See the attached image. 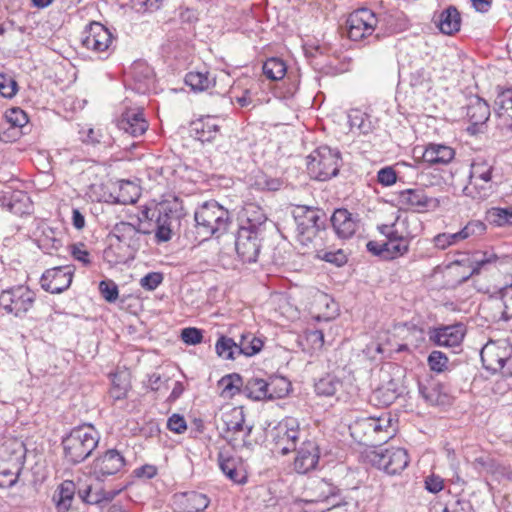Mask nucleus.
<instances>
[{"mask_svg": "<svg viewBox=\"0 0 512 512\" xmlns=\"http://www.w3.org/2000/svg\"><path fill=\"white\" fill-rule=\"evenodd\" d=\"M73 271L68 266H59L46 270L41 279V287L52 294H59L72 283Z\"/></svg>", "mask_w": 512, "mask_h": 512, "instance_id": "nucleus-18", "label": "nucleus"}, {"mask_svg": "<svg viewBox=\"0 0 512 512\" xmlns=\"http://www.w3.org/2000/svg\"><path fill=\"white\" fill-rule=\"evenodd\" d=\"M386 260H393L408 253L410 240L385 241Z\"/></svg>", "mask_w": 512, "mask_h": 512, "instance_id": "nucleus-50", "label": "nucleus"}, {"mask_svg": "<svg viewBox=\"0 0 512 512\" xmlns=\"http://www.w3.org/2000/svg\"><path fill=\"white\" fill-rule=\"evenodd\" d=\"M187 512L204 511L210 504V498L198 491H187L177 495Z\"/></svg>", "mask_w": 512, "mask_h": 512, "instance_id": "nucleus-34", "label": "nucleus"}, {"mask_svg": "<svg viewBox=\"0 0 512 512\" xmlns=\"http://www.w3.org/2000/svg\"><path fill=\"white\" fill-rule=\"evenodd\" d=\"M293 217L297 239L304 246L309 245L326 228L327 216L322 209L299 205L293 210Z\"/></svg>", "mask_w": 512, "mask_h": 512, "instance_id": "nucleus-6", "label": "nucleus"}, {"mask_svg": "<svg viewBox=\"0 0 512 512\" xmlns=\"http://www.w3.org/2000/svg\"><path fill=\"white\" fill-rule=\"evenodd\" d=\"M36 294L27 285H16L0 294V306L9 314L22 318L34 306Z\"/></svg>", "mask_w": 512, "mask_h": 512, "instance_id": "nucleus-9", "label": "nucleus"}, {"mask_svg": "<svg viewBox=\"0 0 512 512\" xmlns=\"http://www.w3.org/2000/svg\"><path fill=\"white\" fill-rule=\"evenodd\" d=\"M351 436L364 445H377L386 442L394 433L393 419L390 414L378 417H359L350 426Z\"/></svg>", "mask_w": 512, "mask_h": 512, "instance_id": "nucleus-4", "label": "nucleus"}, {"mask_svg": "<svg viewBox=\"0 0 512 512\" xmlns=\"http://www.w3.org/2000/svg\"><path fill=\"white\" fill-rule=\"evenodd\" d=\"M271 399H280L285 397L290 390L291 383L284 377H278L269 381Z\"/></svg>", "mask_w": 512, "mask_h": 512, "instance_id": "nucleus-51", "label": "nucleus"}, {"mask_svg": "<svg viewBox=\"0 0 512 512\" xmlns=\"http://www.w3.org/2000/svg\"><path fill=\"white\" fill-rule=\"evenodd\" d=\"M80 134L81 141L92 147L110 148L114 144L113 137L101 129L89 128L87 130L80 131Z\"/></svg>", "mask_w": 512, "mask_h": 512, "instance_id": "nucleus-35", "label": "nucleus"}, {"mask_svg": "<svg viewBox=\"0 0 512 512\" xmlns=\"http://www.w3.org/2000/svg\"><path fill=\"white\" fill-rule=\"evenodd\" d=\"M480 227V221H471L463 229L456 233H441L434 237V245L439 249H446L447 247L456 244L457 242L467 239L476 232Z\"/></svg>", "mask_w": 512, "mask_h": 512, "instance_id": "nucleus-31", "label": "nucleus"}, {"mask_svg": "<svg viewBox=\"0 0 512 512\" xmlns=\"http://www.w3.org/2000/svg\"><path fill=\"white\" fill-rule=\"evenodd\" d=\"M155 218V240L157 243L168 242L172 238V211L165 207L156 208L151 214Z\"/></svg>", "mask_w": 512, "mask_h": 512, "instance_id": "nucleus-29", "label": "nucleus"}, {"mask_svg": "<svg viewBox=\"0 0 512 512\" xmlns=\"http://www.w3.org/2000/svg\"><path fill=\"white\" fill-rule=\"evenodd\" d=\"M99 291L102 297L109 303H113L118 299V286L113 280L105 279L100 281Z\"/></svg>", "mask_w": 512, "mask_h": 512, "instance_id": "nucleus-53", "label": "nucleus"}, {"mask_svg": "<svg viewBox=\"0 0 512 512\" xmlns=\"http://www.w3.org/2000/svg\"><path fill=\"white\" fill-rule=\"evenodd\" d=\"M26 447L16 438H8L0 444V462L24 467Z\"/></svg>", "mask_w": 512, "mask_h": 512, "instance_id": "nucleus-26", "label": "nucleus"}, {"mask_svg": "<svg viewBox=\"0 0 512 512\" xmlns=\"http://www.w3.org/2000/svg\"><path fill=\"white\" fill-rule=\"evenodd\" d=\"M330 220L334 232L340 239H350L359 228V216L345 208L336 209Z\"/></svg>", "mask_w": 512, "mask_h": 512, "instance_id": "nucleus-20", "label": "nucleus"}, {"mask_svg": "<svg viewBox=\"0 0 512 512\" xmlns=\"http://www.w3.org/2000/svg\"><path fill=\"white\" fill-rule=\"evenodd\" d=\"M0 205L18 216L30 214L32 210V201L29 195L19 190L3 192L0 195Z\"/></svg>", "mask_w": 512, "mask_h": 512, "instance_id": "nucleus-24", "label": "nucleus"}, {"mask_svg": "<svg viewBox=\"0 0 512 512\" xmlns=\"http://www.w3.org/2000/svg\"><path fill=\"white\" fill-rule=\"evenodd\" d=\"M418 388L423 399L431 405H446L450 401V396L445 386L439 382L419 383Z\"/></svg>", "mask_w": 512, "mask_h": 512, "instance_id": "nucleus-30", "label": "nucleus"}, {"mask_svg": "<svg viewBox=\"0 0 512 512\" xmlns=\"http://www.w3.org/2000/svg\"><path fill=\"white\" fill-rule=\"evenodd\" d=\"M84 33L83 46L94 52L99 53L108 50L113 42L110 30L99 22H91Z\"/></svg>", "mask_w": 512, "mask_h": 512, "instance_id": "nucleus-19", "label": "nucleus"}, {"mask_svg": "<svg viewBox=\"0 0 512 512\" xmlns=\"http://www.w3.org/2000/svg\"><path fill=\"white\" fill-rule=\"evenodd\" d=\"M371 462L388 475H398L408 466L409 456L404 448L390 447L373 452Z\"/></svg>", "mask_w": 512, "mask_h": 512, "instance_id": "nucleus-11", "label": "nucleus"}, {"mask_svg": "<svg viewBox=\"0 0 512 512\" xmlns=\"http://www.w3.org/2000/svg\"><path fill=\"white\" fill-rule=\"evenodd\" d=\"M485 219L496 227L512 226V208H491L487 210Z\"/></svg>", "mask_w": 512, "mask_h": 512, "instance_id": "nucleus-44", "label": "nucleus"}, {"mask_svg": "<svg viewBox=\"0 0 512 512\" xmlns=\"http://www.w3.org/2000/svg\"><path fill=\"white\" fill-rule=\"evenodd\" d=\"M454 150L442 144H430L423 152V160L431 165H446L453 160Z\"/></svg>", "mask_w": 512, "mask_h": 512, "instance_id": "nucleus-32", "label": "nucleus"}, {"mask_svg": "<svg viewBox=\"0 0 512 512\" xmlns=\"http://www.w3.org/2000/svg\"><path fill=\"white\" fill-rule=\"evenodd\" d=\"M18 91V84L11 76L0 74V95L12 98Z\"/></svg>", "mask_w": 512, "mask_h": 512, "instance_id": "nucleus-55", "label": "nucleus"}, {"mask_svg": "<svg viewBox=\"0 0 512 512\" xmlns=\"http://www.w3.org/2000/svg\"><path fill=\"white\" fill-rule=\"evenodd\" d=\"M119 130L131 135L132 137L142 136L148 129V122L146 121L143 109H128L122 113L117 122Z\"/></svg>", "mask_w": 512, "mask_h": 512, "instance_id": "nucleus-23", "label": "nucleus"}, {"mask_svg": "<svg viewBox=\"0 0 512 512\" xmlns=\"http://www.w3.org/2000/svg\"><path fill=\"white\" fill-rule=\"evenodd\" d=\"M161 272H149L140 279V286L147 291L155 290L163 282Z\"/></svg>", "mask_w": 512, "mask_h": 512, "instance_id": "nucleus-57", "label": "nucleus"}, {"mask_svg": "<svg viewBox=\"0 0 512 512\" xmlns=\"http://www.w3.org/2000/svg\"><path fill=\"white\" fill-rule=\"evenodd\" d=\"M184 81L194 92H202L215 85V78L208 71H190Z\"/></svg>", "mask_w": 512, "mask_h": 512, "instance_id": "nucleus-37", "label": "nucleus"}, {"mask_svg": "<svg viewBox=\"0 0 512 512\" xmlns=\"http://www.w3.org/2000/svg\"><path fill=\"white\" fill-rule=\"evenodd\" d=\"M262 69L268 79L277 81L285 76L287 65L281 58L271 57L264 62Z\"/></svg>", "mask_w": 512, "mask_h": 512, "instance_id": "nucleus-45", "label": "nucleus"}, {"mask_svg": "<svg viewBox=\"0 0 512 512\" xmlns=\"http://www.w3.org/2000/svg\"><path fill=\"white\" fill-rule=\"evenodd\" d=\"M341 163L338 149L320 146L307 157V171L311 178L327 181L338 175Z\"/></svg>", "mask_w": 512, "mask_h": 512, "instance_id": "nucleus-7", "label": "nucleus"}, {"mask_svg": "<svg viewBox=\"0 0 512 512\" xmlns=\"http://www.w3.org/2000/svg\"><path fill=\"white\" fill-rule=\"evenodd\" d=\"M167 428L177 434H182L187 430V423L180 414H173L168 418Z\"/></svg>", "mask_w": 512, "mask_h": 512, "instance_id": "nucleus-61", "label": "nucleus"}, {"mask_svg": "<svg viewBox=\"0 0 512 512\" xmlns=\"http://www.w3.org/2000/svg\"><path fill=\"white\" fill-rule=\"evenodd\" d=\"M7 123L18 129L22 128L28 123L27 114L19 107L8 109L4 115Z\"/></svg>", "mask_w": 512, "mask_h": 512, "instance_id": "nucleus-52", "label": "nucleus"}, {"mask_svg": "<svg viewBox=\"0 0 512 512\" xmlns=\"http://www.w3.org/2000/svg\"><path fill=\"white\" fill-rule=\"evenodd\" d=\"M294 451L296 452L293 462L295 472L306 474L317 468L320 459V448L316 440L305 438Z\"/></svg>", "mask_w": 512, "mask_h": 512, "instance_id": "nucleus-16", "label": "nucleus"}, {"mask_svg": "<svg viewBox=\"0 0 512 512\" xmlns=\"http://www.w3.org/2000/svg\"><path fill=\"white\" fill-rule=\"evenodd\" d=\"M448 363L447 356L441 351L434 350L428 356V365L432 371L443 372Z\"/></svg>", "mask_w": 512, "mask_h": 512, "instance_id": "nucleus-54", "label": "nucleus"}, {"mask_svg": "<svg viewBox=\"0 0 512 512\" xmlns=\"http://www.w3.org/2000/svg\"><path fill=\"white\" fill-rule=\"evenodd\" d=\"M398 204L407 210L424 213L439 207L437 198L429 197L422 188H409L397 193Z\"/></svg>", "mask_w": 512, "mask_h": 512, "instance_id": "nucleus-13", "label": "nucleus"}, {"mask_svg": "<svg viewBox=\"0 0 512 512\" xmlns=\"http://www.w3.org/2000/svg\"><path fill=\"white\" fill-rule=\"evenodd\" d=\"M242 225L240 228H248L257 233H262L267 216L264 210L255 203H246L241 212Z\"/></svg>", "mask_w": 512, "mask_h": 512, "instance_id": "nucleus-28", "label": "nucleus"}, {"mask_svg": "<svg viewBox=\"0 0 512 512\" xmlns=\"http://www.w3.org/2000/svg\"><path fill=\"white\" fill-rule=\"evenodd\" d=\"M312 489L315 494V498L311 499L309 502H321L327 504V507L321 509L320 512H325V510H329L341 504L339 498L340 489L331 482H328L325 479H320L314 482Z\"/></svg>", "mask_w": 512, "mask_h": 512, "instance_id": "nucleus-25", "label": "nucleus"}, {"mask_svg": "<svg viewBox=\"0 0 512 512\" xmlns=\"http://www.w3.org/2000/svg\"><path fill=\"white\" fill-rule=\"evenodd\" d=\"M260 235L261 233L248 230V228H239L235 240L237 255L243 263H254L257 261L260 253Z\"/></svg>", "mask_w": 512, "mask_h": 512, "instance_id": "nucleus-17", "label": "nucleus"}, {"mask_svg": "<svg viewBox=\"0 0 512 512\" xmlns=\"http://www.w3.org/2000/svg\"><path fill=\"white\" fill-rule=\"evenodd\" d=\"M305 341L313 352L318 351L324 345V334L321 330H308L305 333Z\"/></svg>", "mask_w": 512, "mask_h": 512, "instance_id": "nucleus-59", "label": "nucleus"}, {"mask_svg": "<svg viewBox=\"0 0 512 512\" xmlns=\"http://www.w3.org/2000/svg\"><path fill=\"white\" fill-rule=\"evenodd\" d=\"M71 255L75 260L81 262L85 266L89 265L91 262L89 252L86 250L83 243L73 244L71 246Z\"/></svg>", "mask_w": 512, "mask_h": 512, "instance_id": "nucleus-64", "label": "nucleus"}, {"mask_svg": "<svg viewBox=\"0 0 512 512\" xmlns=\"http://www.w3.org/2000/svg\"><path fill=\"white\" fill-rule=\"evenodd\" d=\"M382 404L388 406L392 404L402 393L403 387L394 380L387 383L386 387H382L377 391Z\"/></svg>", "mask_w": 512, "mask_h": 512, "instance_id": "nucleus-49", "label": "nucleus"}, {"mask_svg": "<svg viewBox=\"0 0 512 512\" xmlns=\"http://www.w3.org/2000/svg\"><path fill=\"white\" fill-rule=\"evenodd\" d=\"M269 382L261 378H251L247 381L245 389L248 395L256 400L271 399Z\"/></svg>", "mask_w": 512, "mask_h": 512, "instance_id": "nucleus-46", "label": "nucleus"}, {"mask_svg": "<svg viewBox=\"0 0 512 512\" xmlns=\"http://www.w3.org/2000/svg\"><path fill=\"white\" fill-rule=\"evenodd\" d=\"M378 19L375 13L368 8H360L353 11L347 21V34L352 41H363L367 39V44H372L380 39L377 33L373 35L377 27Z\"/></svg>", "mask_w": 512, "mask_h": 512, "instance_id": "nucleus-8", "label": "nucleus"}, {"mask_svg": "<svg viewBox=\"0 0 512 512\" xmlns=\"http://www.w3.org/2000/svg\"><path fill=\"white\" fill-rule=\"evenodd\" d=\"M377 180L383 186H391L396 183V171L392 167L381 168L377 173Z\"/></svg>", "mask_w": 512, "mask_h": 512, "instance_id": "nucleus-62", "label": "nucleus"}, {"mask_svg": "<svg viewBox=\"0 0 512 512\" xmlns=\"http://www.w3.org/2000/svg\"><path fill=\"white\" fill-rule=\"evenodd\" d=\"M351 130H358L361 134H368L372 130V123L366 114L359 110L352 111L349 116Z\"/></svg>", "mask_w": 512, "mask_h": 512, "instance_id": "nucleus-48", "label": "nucleus"}, {"mask_svg": "<svg viewBox=\"0 0 512 512\" xmlns=\"http://www.w3.org/2000/svg\"><path fill=\"white\" fill-rule=\"evenodd\" d=\"M131 75L136 84H138L137 90L145 92L153 79V70L151 67L142 61L134 62L131 67Z\"/></svg>", "mask_w": 512, "mask_h": 512, "instance_id": "nucleus-39", "label": "nucleus"}, {"mask_svg": "<svg viewBox=\"0 0 512 512\" xmlns=\"http://www.w3.org/2000/svg\"><path fill=\"white\" fill-rule=\"evenodd\" d=\"M222 421L224 424L222 437L235 451L244 449L251 451L253 449L254 445L249 439L253 425L246 423L241 407H235L223 413Z\"/></svg>", "mask_w": 512, "mask_h": 512, "instance_id": "nucleus-5", "label": "nucleus"}, {"mask_svg": "<svg viewBox=\"0 0 512 512\" xmlns=\"http://www.w3.org/2000/svg\"><path fill=\"white\" fill-rule=\"evenodd\" d=\"M132 8L137 12L153 11L160 8L163 0H130Z\"/></svg>", "mask_w": 512, "mask_h": 512, "instance_id": "nucleus-63", "label": "nucleus"}, {"mask_svg": "<svg viewBox=\"0 0 512 512\" xmlns=\"http://www.w3.org/2000/svg\"><path fill=\"white\" fill-rule=\"evenodd\" d=\"M264 345V341L252 333L242 334L238 343L239 354L247 357L258 354Z\"/></svg>", "mask_w": 512, "mask_h": 512, "instance_id": "nucleus-42", "label": "nucleus"}, {"mask_svg": "<svg viewBox=\"0 0 512 512\" xmlns=\"http://www.w3.org/2000/svg\"><path fill=\"white\" fill-rule=\"evenodd\" d=\"M494 111L499 117L507 116L512 120V87H498L494 100Z\"/></svg>", "mask_w": 512, "mask_h": 512, "instance_id": "nucleus-40", "label": "nucleus"}, {"mask_svg": "<svg viewBox=\"0 0 512 512\" xmlns=\"http://www.w3.org/2000/svg\"><path fill=\"white\" fill-rule=\"evenodd\" d=\"M195 229L199 241L209 240L212 236L220 237L231 225L230 212L217 201L202 203L194 212Z\"/></svg>", "mask_w": 512, "mask_h": 512, "instance_id": "nucleus-2", "label": "nucleus"}, {"mask_svg": "<svg viewBox=\"0 0 512 512\" xmlns=\"http://www.w3.org/2000/svg\"><path fill=\"white\" fill-rule=\"evenodd\" d=\"M378 231L385 236L386 241L410 240L408 237L400 234L396 229V221L392 224H382L378 226Z\"/></svg>", "mask_w": 512, "mask_h": 512, "instance_id": "nucleus-58", "label": "nucleus"}, {"mask_svg": "<svg viewBox=\"0 0 512 512\" xmlns=\"http://www.w3.org/2000/svg\"><path fill=\"white\" fill-rule=\"evenodd\" d=\"M318 257L338 267L343 266L347 262V256L342 249H338L337 251H321Z\"/></svg>", "mask_w": 512, "mask_h": 512, "instance_id": "nucleus-56", "label": "nucleus"}, {"mask_svg": "<svg viewBox=\"0 0 512 512\" xmlns=\"http://www.w3.org/2000/svg\"><path fill=\"white\" fill-rule=\"evenodd\" d=\"M482 294L487 295L486 298L482 297L483 309H487L490 304L497 308V312L484 317L486 321L512 318V285L498 288L493 292L487 290Z\"/></svg>", "mask_w": 512, "mask_h": 512, "instance_id": "nucleus-12", "label": "nucleus"}, {"mask_svg": "<svg viewBox=\"0 0 512 512\" xmlns=\"http://www.w3.org/2000/svg\"><path fill=\"white\" fill-rule=\"evenodd\" d=\"M220 128V119L218 117L206 115L190 123V134L202 143H211L220 134Z\"/></svg>", "mask_w": 512, "mask_h": 512, "instance_id": "nucleus-21", "label": "nucleus"}, {"mask_svg": "<svg viewBox=\"0 0 512 512\" xmlns=\"http://www.w3.org/2000/svg\"><path fill=\"white\" fill-rule=\"evenodd\" d=\"M511 356L504 341L488 342L482 346V367L492 373L503 371L504 375H509Z\"/></svg>", "mask_w": 512, "mask_h": 512, "instance_id": "nucleus-10", "label": "nucleus"}, {"mask_svg": "<svg viewBox=\"0 0 512 512\" xmlns=\"http://www.w3.org/2000/svg\"><path fill=\"white\" fill-rule=\"evenodd\" d=\"M109 247L104 251L108 262L119 264L133 260L141 249L143 240L136 224L126 221L116 223L108 235Z\"/></svg>", "mask_w": 512, "mask_h": 512, "instance_id": "nucleus-1", "label": "nucleus"}, {"mask_svg": "<svg viewBox=\"0 0 512 512\" xmlns=\"http://www.w3.org/2000/svg\"><path fill=\"white\" fill-rule=\"evenodd\" d=\"M22 470V466L13 464L8 465L4 462H0V489L14 487L19 481Z\"/></svg>", "mask_w": 512, "mask_h": 512, "instance_id": "nucleus-41", "label": "nucleus"}, {"mask_svg": "<svg viewBox=\"0 0 512 512\" xmlns=\"http://www.w3.org/2000/svg\"><path fill=\"white\" fill-rule=\"evenodd\" d=\"M218 464L223 474L233 483L242 485L247 482V474L241 467V461L226 452L218 453Z\"/></svg>", "mask_w": 512, "mask_h": 512, "instance_id": "nucleus-27", "label": "nucleus"}, {"mask_svg": "<svg viewBox=\"0 0 512 512\" xmlns=\"http://www.w3.org/2000/svg\"><path fill=\"white\" fill-rule=\"evenodd\" d=\"M99 440L100 434L91 424L74 427L61 441L65 461L72 465L83 462L96 449Z\"/></svg>", "mask_w": 512, "mask_h": 512, "instance_id": "nucleus-3", "label": "nucleus"}, {"mask_svg": "<svg viewBox=\"0 0 512 512\" xmlns=\"http://www.w3.org/2000/svg\"><path fill=\"white\" fill-rule=\"evenodd\" d=\"M285 182L281 178L271 177L264 173L255 176L254 186L258 190L276 192L281 190Z\"/></svg>", "mask_w": 512, "mask_h": 512, "instance_id": "nucleus-47", "label": "nucleus"}, {"mask_svg": "<svg viewBox=\"0 0 512 512\" xmlns=\"http://www.w3.org/2000/svg\"><path fill=\"white\" fill-rule=\"evenodd\" d=\"M276 430L277 445L280 447L282 455H287L296 450L299 442L301 443L305 439L298 420L293 417L282 420Z\"/></svg>", "mask_w": 512, "mask_h": 512, "instance_id": "nucleus-15", "label": "nucleus"}, {"mask_svg": "<svg viewBox=\"0 0 512 512\" xmlns=\"http://www.w3.org/2000/svg\"><path fill=\"white\" fill-rule=\"evenodd\" d=\"M182 341L188 345H196L202 342V330L195 327L184 328L181 332Z\"/></svg>", "mask_w": 512, "mask_h": 512, "instance_id": "nucleus-60", "label": "nucleus"}, {"mask_svg": "<svg viewBox=\"0 0 512 512\" xmlns=\"http://www.w3.org/2000/svg\"><path fill=\"white\" fill-rule=\"evenodd\" d=\"M126 465L124 456L117 449H108L94 459L91 473L99 481L120 472Z\"/></svg>", "mask_w": 512, "mask_h": 512, "instance_id": "nucleus-14", "label": "nucleus"}, {"mask_svg": "<svg viewBox=\"0 0 512 512\" xmlns=\"http://www.w3.org/2000/svg\"><path fill=\"white\" fill-rule=\"evenodd\" d=\"M429 340L441 347H457L461 344L465 328L462 324H454L433 328L429 331Z\"/></svg>", "mask_w": 512, "mask_h": 512, "instance_id": "nucleus-22", "label": "nucleus"}, {"mask_svg": "<svg viewBox=\"0 0 512 512\" xmlns=\"http://www.w3.org/2000/svg\"><path fill=\"white\" fill-rule=\"evenodd\" d=\"M75 493L76 486L73 481L65 480L58 486L53 495V502L58 512H67L71 508Z\"/></svg>", "mask_w": 512, "mask_h": 512, "instance_id": "nucleus-33", "label": "nucleus"}, {"mask_svg": "<svg viewBox=\"0 0 512 512\" xmlns=\"http://www.w3.org/2000/svg\"><path fill=\"white\" fill-rule=\"evenodd\" d=\"M342 387V380L333 374H326L314 384L315 393L322 397L335 396Z\"/></svg>", "mask_w": 512, "mask_h": 512, "instance_id": "nucleus-38", "label": "nucleus"}, {"mask_svg": "<svg viewBox=\"0 0 512 512\" xmlns=\"http://www.w3.org/2000/svg\"><path fill=\"white\" fill-rule=\"evenodd\" d=\"M216 353L225 360H234L239 356V347L232 338L221 335L215 345Z\"/></svg>", "mask_w": 512, "mask_h": 512, "instance_id": "nucleus-43", "label": "nucleus"}, {"mask_svg": "<svg viewBox=\"0 0 512 512\" xmlns=\"http://www.w3.org/2000/svg\"><path fill=\"white\" fill-rule=\"evenodd\" d=\"M460 23V14L454 6L444 9L439 15L438 26L444 34L451 35L459 31Z\"/></svg>", "mask_w": 512, "mask_h": 512, "instance_id": "nucleus-36", "label": "nucleus"}]
</instances>
